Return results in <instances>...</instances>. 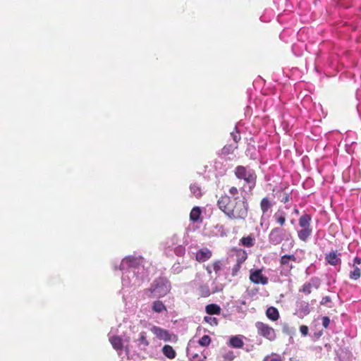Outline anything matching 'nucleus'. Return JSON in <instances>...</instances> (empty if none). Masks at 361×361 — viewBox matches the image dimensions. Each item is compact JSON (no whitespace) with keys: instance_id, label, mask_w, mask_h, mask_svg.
<instances>
[{"instance_id":"f257e3e1","label":"nucleus","mask_w":361,"mask_h":361,"mask_svg":"<svg viewBox=\"0 0 361 361\" xmlns=\"http://www.w3.org/2000/svg\"><path fill=\"white\" fill-rule=\"evenodd\" d=\"M228 193L222 194L217 200L218 208L230 220L244 221L248 216L249 203L245 196H239V190L232 186Z\"/></svg>"},{"instance_id":"f03ea898","label":"nucleus","mask_w":361,"mask_h":361,"mask_svg":"<svg viewBox=\"0 0 361 361\" xmlns=\"http://www.w3.org/2000/svg\"><path fill=\"white\" fill-rule=\"evenodd\" d=\"M171 290V283L169 281L164 277L156 279L151 284L149 288L145 290L149 298H162L166 295Z\"/></svg>"},{"instance_id":"7ed1b4c3","label":"nucleus","mask_w":361,"mask_h":361,"mask_svg":"<svg viewBox=\"0 0 361 361\" xmlns=\"http://www.w3.org/2000/svg\"><path fill=\"white\" fill-rule=\"evenodd\" d=\"M234 173L237 178L243 180L247 184L249 192L252 194L257 183V176L255 171L243 166H238L235 169Z\"/></svg>"},{"instance_id":"20e7f679","label":"nucleus","mask_w":361,"mask_h":361,"mask_svg":"<svg viewBox=\"0 0 361 361\" xmlns=\"http://www.w3.org/2000/svg\"><path fill=\"white\" fill-rule=\"evenodd\" d=\"M311 220V216L307 214L302 215L299 219V226L301 229L298 231V236L303 242H306L312 235Z\"/></svg>"},{"instance_id":"39448f33","label":"nucleus","mask_w":361,"mask_h":361,"mask_svg":"<svg viewBox=\"0 0 361 361\" xmlns=\"http://www.w3.org/2000/svg\"><path fill=\"white\" fill-rule=\"evenodd\" d=\"M290 237V233L286 229L281 227H275L271 229L269 234V242L271 245H277L283 240L288 241Z\"/></svg>"},{"instance_id":"423d86ee","label":"nucleus","mask_w":361,"mask_h":361,"mask_svg":"<svg viewBox=\"0 0 361 361\" xmlns=\"http://www.w3.org/2000/svg\"><path fill=\"white\" fill-rule=\"evenodd\" d=\"M255 328L259 336H262L270 341L275 340L276 337L275 330L269 324L262 322H257L255 323Z\"/></svg>"},{"instance_id":"0eeeda50","label":"nucleus","mask_w":361,"mask_h":361,"mask_svg":"<svg viewBox=\"0 0 361 361\" xmlns=\"http://www.w3.org/2000/svg\"><path fill=\"white\" fill-rule=\"evenodd\" d=\"M150 331L159 340L165 342L168 341H177V336L175 334H170L166 329L161 328L157 326H152L150 328Z\"/></svg>"},{"instance_id":"6e6552de","label":"nucleus","mask_w":361,"mask_h":361,"mask_svg":"<svg viewBox=\"0 0 361 361\" xmlns=\"http://www.w3.org/2000/svg\"><path fill=\"white\" fill-rule=\"evenodd\" d=\"M321 285L320 279L317 277L311 278L309 281L305 283L299 289L300 293H302L305 295L311 294L313 290H317Z\"/></svg>"},{"instance_id":"1a4fd4ad","label":"nucleus","mask_w":361,"mask_h":361,"mask_svg":"<svg viewBox=\"0 0 361 361\" xmlns=\"http://www.w3.org/2000/svg\"><path fill=\"white\" fill-rule=\"evenodd\" d=\"M250 280L255 284L267 285L269 282L268 278L262 274V269H251Z\"/></svg>"},{"instance_id":"9d476101","label":"nucleus","mask_w":361,"mask_h":361,"mask_svg":"<svg viewBox=\"0 0 361 361\" xmlns=\"http://www.w3.org/2000/svg\"><path fill=\"white\" fill-rule=\"evenodd\" d=\"M290 262H296V257L293 255H284L280 259V264L286 271V275L290 274L294 266Z\"/></svg>"},{"instance_id":"9b49d317","label":"nucleus","mask_w":361,"mask_h":361,"mask_svg":"<svg viewBox=\"0 0 361 361\" xmlns=\"http://www.w3.org/2000/svg\"><path fill=\"white\" fill-rule=\"evenodd\" d=\"M212 256V252L209 250L208 248H203L199 250L195 255V259L196 260L202 263L207 260H209Z\"/></svg>"},{"instance_id":"f8f14e48","label":"nucleus","mask_w":361,"mask_h":361,"mask_svg":"<svg viewBox=\"0 0 361 361\" xmlns=\"http://www.w3.org/2000/svg\"><path fill=\"white\" fill-rule=\"evenodd\" d=\"M339 256L340 254L338 253L337 250H335L326 254L325 259L329 264L336 266L341 262Z\"/></svg>"},{"instance_id":"ddd939ff","label":"nucleus","mask_w":361,"mask_h":361,"mask_svg":"<svg viewBox=\"0 0 361 361\" xmlns=\"http://www.w3.org/2000/svg\"><path fill=\"white\" fill-rule=\"evenodd\" d=\"M109 341L113 348L116 350H122L123 348V339L118 336H112L109 338Z\"/></svg>"},{"instance_id":"4468645a","label":"nucleus","mask_w":361,"mask_h":361,"mask_svg":"<svg viewBox=\"0 0 361 361\" xmlns=\"http://www.w3.org/2000/svg\"><path fill=\"white\" fill-rule=\"evenodd\" d=\"M229 345L235 348H242L244 345L241 335L233 336L229 339Z\"/></svg>"},{"instance_id":"2eb2a0df","label":"nucleus","mask_w":361,"mask_h":361,"mask_svg":"<svg viewBox=\"0 0 361 361\" xmlns=\"http://www.w3.org/2000/svg\"><path fill=\"white\" fill-rule=\"evenodd\" d=\"M137 345L142 349L145 350L149 345V341L147 339V332L141 331L137 339Z\"/></svg>"},{"instance_id":"dca6fc26","label":"nucleus","mask_w":361,"mask_h":361,"mask_svg":"<svg viewBox=\"0 0 361 361\" xmlns=\"http://www.w3.org/2000/svg\"><path fill=\"white\" fill-rule=\"evenodd\" d=\"M266 316L271 321H277L279 319V312L274 307H269L267 309Z\"/></svg>"},{"instance_id":"f3484780","label":"nucleus","mask_w":361,"mask_h":361,"mask_svg":"<svg viewBox=\"0 0 361 361\" xmlns=\"http://www.w3.org/2000/svg\"><path fill=\"white\" fill-rule=\"evenodd\" d=\"M235 255L236 257V263L238 264H243L247 258L246 251L243 249H236Z\"/></svg>"},{"instance_id":"a211bd4d","label":"nucleus","mask_w":361,"mask_h":361,"mask_svg":"<svg viewBox=\"0 0 361 361\" xmlns=\"http://www.w3.org/2000/svg\"><path fill=\"white\" fill-rule=\"evenodd\" d=\"M162 353L169 359H173L176 356V353L172 346L165 345L161 349Z\"/></svg>"},{"instance_id":"6ab92c4d","label":"nucleus","mask_w":361,"mask_h":361,"mask_svg":"<svg viewBox=\"0 0 361 361\" xmlns=\"http://www.w3.org/2000/svg\"><path fill=\"white\" fill-rule=\"evenodd\" d=\"M274 203L268 197L262 198L260 202V209L262 212L263 214H266L269 209L272 207Z\"/></svg>"},{"instance_id":"aec40b11","label":"nucleus","mask_w":361,"mask_h":361,"mask_svg":"<svg viewBox=\"0 0 361 361\" xmlns=\"http://www.w3.org/2000/svg\"><path fill=\"white\" fill-rule=\"evenodd\" d=\"M206 312L208 314H221V307L219 305L216 304H209L207 305L205 307Z\"/></svg>"},{"instance_id":"412c9836","label":"nucleus","mask_w":361,"mask_h":361,"mask_svg":"<svg viewBox=\"0 0 361 361\" xmlns=\"http://www.w3.org/2000/svg\"><path fill=\"white\" fill-rule=\"evenodd\" d=\"M201 209L199 207H195L192 209L190 214V219L192 222H197L200 219Z\"/></svg>"},{"instance_id":"4be33fe9","label":"nucleus","mask_w":361,"mask_h":361,"mask_svg":"<svg viewBox=\"0 0 361 361\" xmlns=\"http://www.w3.org/2000/svg\"><path fill=\"white\" fill-rule=\"evenodd\" d=\"M152 309L154 312L161 313L166 311V307L161 300H155L152 302Z\"/></svg>"},{"instance_id":"5701e85b","label":"nucleus","mask_w":361,"mask_h":361,"mask_svg":"<svg viewBox=\"0 0 361 361\" xmlns=\"http://www.w3.org/2000/svg\"><path fill=\"white\" fill-rule=\"evenodd\" d=\"M276 222L281 226H283L286 223V214L282 211H278L274 216Z\"/></svg>"},{"instance_id":"b1692460","label":"nucleus","mask_w":361,"mask_h":361,"mask_svg":"<svg viewBox=\"0 0 361 361\" xmlns=\"http://www.w3.org/2000/svg\"><path fill=\"white\" fill-rule=\"evenodd\" d=\"M240 243L245 247H251L255 244V238L251 235L243 237L240 239Z\"/></svg>"},{"instance_id":"393cba45","label":"nucleus","mask_w":361,"mask_h":361,"mask_svg":"<svg viewBox=\"0 0 361 361\" xmlns=\"http://www.w3.org/2000/svg\"><path fill=\"white\" fill-rule=\"evenodd\" d=\"M353 270L349 273V277L352 280L357 281L361 276V269L358 267H353Z\"/></svg>"},{"instance_id":"a878e982","label":"nucleus","mask_w":361,"mask_h":361,"mask_svg":"<svg viewBox=\"0 0 361 361\" xmlns=\"http://www.w3.org/2000/svg\"><path fill=\"white\" fill-rule=\"evenodd\" d=\"M190 191L191 192L197 197L200 198L202 197V190L201 188L196 183H193L190 185Z\"/></svg>"},{"instance_id":"bb28decb","label":"nucleus","mask_w":361,"mask_h":361,"mask_svg":"<svg viewBox=\"0 0 361 361\" xmlns=\"http://www.w3.org/2000/svg\"><path fill=\"white\" fill-rule=\"evenodd\" d=\"M198 290H199V293L201 297L206 298V297H208L209 295H210V294H211L209 287L207 285L200 286L199 287Z\"/></svg>"},{"instance_id":"cd10ccee","label":"nucleus","mask_w":361,"mask_h":361,"mask_svg":"<svg viewBox=\"0 0 361 361\" xmlns=\"http://www.w3.org/2000/svg\"><path fill=\"white\" fill-rule=\"evenodd\" d=\"M211 343V338L208 335H204L198 341V343L204 347L208 346Z\"/></svg>"},{"instance_id":"c85d7f7f","label":"nucleus","mask_w":361,"mask_h":361,"mask_svg":"<svg viewBox=\"0 0 361 361\" xmlns=\"http://www.w3.org/2000/svg\"><path fill=\"white\" fill-rule=\"evenodd\" d=\"M294 328L289 326L288 324H283L282 326V332L287 335H291L294 333Z\"/></svg>"},{"instance_id":"c756f323","label":"nucleus","mask_w":361,"mask_h":361,"mask_svg":"<svg viewBox=\"0 0 361 361\" xmlns=\"http://www.w3.org/2000/svg\"><path fill=\"white\" fill-rule=\"evenodd\" d=\"M299 312L302 313L304 315L308 314L310 312L308 303L305 302L303 304H301L299 308Z\"/></svg>"},{"instance_id":"7c9ffc66","label":"nucleus","mask_w":361,"mask_h":361,"mask_svg":"<svg viewBox=\"0 0 361 361\" xmlns=\"http://www.w3.org/2000/svg\"><path fill=\"white\" fill-rule=\"evenodd\" d=\"M212 268L215 273H218L222 269V263L219 260L214 261L212 263Z\"/></svg>"},{"instance_id":"2f4dec72","label":"nucleus","mask_w":361,"mask_h":361,"mask_svg":"<svg viewBox=\"0 0 361 361\" xmlns=\"http://www.w3.org/2000/svg\"><path fill=\"white\" fill-rule=\"evenodd\" d=\"M204 321L212 326L213 325L216 326L218 324V320L215 317H205Z\"/></svg>"},{"instance_id":"473e14b6","label":"nucleus","mask_w":361,"mask_h":361,"mask_svg":"<svg viewBox=\"0 0 361 361\" xmlns=\"http://www.w3.org/2000/svg\"><path fill=\"white\" fill-rule=\"evenodd\" d=\"M242 264L236 263L232 269V276H237Z\"/></svg>"},{"instance_id":"72a5a7b5","label":"nucleus","mask_w":361,"mask_h":361,"mask_svg":"<svg viewBox=\"0 0 361 361\" xmlns=\"http://www.w3.org/2000/svg\"><path fill=\"white\" fill-rule=\"evenodd\" d=\"M300 331L303 336H306L309 332V328L306 325H301L300 326Z\"/></svg>"},{"instance_id":"f704fd0d","label":"nucleus","mask_w":361,"mask_h":361,"mask_svg":"<svg viewBox=\"0 0 361 361\" xmlns=\"http://www.w3.org/2000/svg\"><path fill=\"white\" fill-rule=\"evenodd\" d=\"M235 357L233 351H230L224 355V358L226 361H232Z\"/></svg>"},{"instance_id":"c9c22d12","label":"nucleus","mask_w":361,"mask_h":361,"mask_svg":"<svg viewBox=\"0 0 361 361\" xmlns=\"http://www.w3.org/2000/svg\"><path fill=\"white\" fill-rule=\"evenodd\" d=\"M330 324V319L328 317L322 318V325L324 328H327Z\"/></svg>"},{"instance_id":"e433bc0d","label":"nucleus","mask_w":361,"mask_h":361,"mask_svg":"<svg viewBox=\"0 0 361 361\" xmlns=\"http://www.w3.org/2000/svg\"><path fill=\"white\" fill-rule=\"evenodd\" d=\"M331 298L329 296H325L322 298L320 303L321 305H326V303L331 302Z\"/></svg>"},{"instance_id":"4c0bfd02","label":"nucleus","mask_w":361,"mask_h":361,"mask_svg":"<svg viewBox=\"0 0 361 361\" xmlns=\"http://www.w3.org/2000/svg\"><path fill=\"white\" fill-rule=\"evenodd\" d=\"M361 264V258L358 257H355L353 259V267H357L356 266L357 264Z\"/></svg>"},{"instance_id":"58836bf2","label":"nucleus","mask_w":361,"mask_h":361,"mask_svg":"<svg viewBox=\"0 0 361 361\" xmlns=\"http://www.w3.org/2000/svg\"><path fill=\"white\" fill-rule=\"evenodd\" d=\"M289 200H290L289 195L286 193L285 195L283 196V197L282 198L281 202H283V203H286Z\"/></svg>"},{"instance_id":"ea45409f","label":"nucleus","mask_w":361,"mask_h":361,"mask_svg":"<svg viewBox=\"0 0 361 361\" xmlns=\"http://www.w3.org/2000/svg\"><path fill=\"white\" fill-rule=\"evenodd\" d=\"M240 135H233V140L235 142H238L240 140Z\"/></svg>"},{"instance_id":"a19ab883","label":"nucleus","mask_w":361,"mask_h":361,"mask_svg":"<svg viewBox=\"0 0 361 361\" xmlns=\"http://www.w3.org/2000/svg\"><path fill=\"white\" fill-rule=\"evenodd\" d=\"M205 269L209 274H212V269L209 266H206Z\"/></svg>"},{"instance_id":"79ce46f5","label":"nucleus","mask_w":361,"mask_h":361,"mask_svg":"<svg viewBox=\"0 0 361 361\" xmlns=\"http://www.w3.org/2000/svg\"><path fill=\"white\" fill-rule=\"evenodd\" d=\"M269 361H281V360L279 358L273 357L271 358Z\"/></svg>"},{"instance_id":"37998d69","label":"nucleus","mask_w":361,"mask_h":361,"mask_svg":"<svg viewBox=\"0 0 361 361\" xmlns=\"http://www.w3.org/2000/svg\"><path fill=\"white\" fill-rule=\"evenodd\" d=\"M267 359H268V356L265 357L264 358L263 361H267Z\"/></svg>"},{"instance_id":"c03bdc74","label":"nucleus","mask_w":361,"mask_h":361,"mask_svg":"<svg viewBox=\"0 0 361 361\" xmlns=\"http://www.w3.org/2000/svg\"><path fill=\"white\" fill-rule=\"evenodd\" d=\"M295 212L298 214V209H295Z\"/></svg>"},{"instance_id":"a18cd8bd","label":"nucleus","mask_w":361,"mask_h":361,"mask_svg":"<svg viewBox=\"0 0 361 361\" xmlns=\"http://www.w3.org/2000/svg\"><path fill=\"white\" fill-rule=\"evenodd\" d=\"M197 355H195L192 356V358H195V357H197Z\"/></svg>"}]
</instances>
